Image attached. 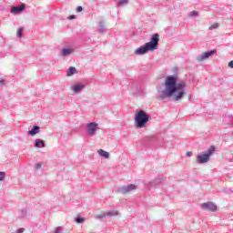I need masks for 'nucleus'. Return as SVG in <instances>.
<instances>
[{"label":"nucleus","instance_id":"5","mask_svg":"<svg viewBox=\"0 0 233 233\" xmlns=\"http://www.w3.org/2000/svg\"><path fill=\"white\" fill-rule=\"evenodd\" d=\"M137 186L134 184H129L127 186L120 187L117 189V192H119L120 194H128L129 192H134V190H137Z\"/></svg>","mask_w":233,"mask_h":233},{"label":"nucleus","instance_id":"16","mask_svg":"<svg viewBox=\"0 0 233 233\" xmlns=\"http://www.w3.org/2000/svg\"><path fill=\"white\" fill-rule=\"evenodd\" d=\"M98 154H99V156H101V157H105L106 159H108V157H110V153H108L103 149L98 150Z\"/></svg>","mask_w":233,"mask_h":233},{"label":"nucleus","instance_id":"21","mask_svg":"<svg viewBox=\"0 0 233 233\" xmlns=\"http://www.w3.org/2000/svg\"><path fill=\"white\" fill-rule=\"evenodd\" d=\"M16 36L21 39L23 37V27L17 29Z\"/></svg>","mask_w":233,"mask_h":233},{"label":"nucleus","instance_id":"2","mask_svg":"<svg viewBox=\"0 0 233 233\" xmlns=\"http://www.w3.org/2000/svg\"><path fill=\"white\" fill-rule=\"evenodd\" d=\"M159 45V35L154 34L149 42L146 43L144 46L137 48L135 50L136 56H144L147 52H154L157 50V46Z\"/></svg>","mask_w":233,"mask_h":233},{"label":"nucleus","instance_id":"7","mask_svg":"<svg viewBox=\"0 0 233 233\" xmlns=\"http://www.w3.org/2000/svg\"><path fill=\"white\" fill-rule=\"evenodd\" d=\"M202 210H208L209 212H216L218 210V206L214 202H205L201 204Z\"/></svg>","mask_w":233,"mask_h":233},{"label":"nucleus","instance_id":"28","mask_svg":"<svg viewBox=\"0 0 233 233\" xmlns=\"http://www.w3.org/2000/svg\"><path fill=\"white\" fill-rule=\"evenodd\" d=\"M5 79L0 80V86H5Z\"/></svg>","mask_w":233,"mask_h":233},{"label":"nucleus","instance_id":"6","mask_svg":"<svg viewBox=\"0 0 233 233\" xmlns=\"http://www.w3.org/2000/svg\"><path fill=\"white\" fill-rule=\"evenodd\" d=\"M216 52H218L216 49L204 52L197 56V61H198V63H201V61H205V59H208V57L214 56Z\"/></svg>","mask_w":233,"mask_h":233},{"label":"nucleus","instance_id":"10","mask_svg":"<svg viewBox=\"0 0 233 233\" xmlns=\"http://www.w3.org/2000/svg\"><path fill=\"white\" fill-rule=\"evenodd\" d=\"M25 8H26L25 4H22L18 6H13L11 8V14H21V12H24Z\"/></svg>","mask_w":233,"mask_h":233},{"label":"nucleus","instance_id":"25","mask_svg":"<svg viewBox=\"0 0 233 233\" xmlns=\"http://www.w3.org/2000/svg\"><path fill=\"white\" fill-rule=\"evenodd\" d=\"M218 27H219V24L215 23L209 28H210V30H214V29L218 28Z\"/></svg>","mask_w":233,"mask_h":233},{"label":"nucleus","instance_id":"20","mask_svg":"<svg viewBox=\"0 0 233 233\" xmlns=\"http://www.w3.org/2000/svg\"><path fill=\"white\" fill-rule=\"evenodd\" d=\"M75 221L78 224H82V223H85V218H81L80 216H77L76 218H75Z\"/></svg>","mask_w":233,"mask_h":233},{"label":"nucleus","instance_id":"1","mask_svg":"<svg viewBox=\"0 0 233 233\" xmlns=\"http://www.w3.org/2000/svg\"><path fill=\"white\" fill-rule=\"evenodd\" d=\"M185 88H187V83H177V75L168 76L164 82V89H158V99L181 101L185 97Z\"/></svg>","mask_w":233,"mask_h":233},{"label":"nucleus","instance_id":"8","mask_svg":"<svg viewBox=\"0 0 233 233\" xmlns=\"http://www.w3.org/2000/svg\"><path fill=\"white\" fill-rule=\"evenodd\" d=\"M114 216H117V212L108 211L106 213L96 215L95 219H99L100 221H103L105 218H114Z\"/></svg>","mask_w":233,"mask_h":233},{"label":"nucleus","instance_id":"27","mask_svg":"<svg viewBox=\"0 0 233 233\" xmlns=\"http://www.w3.org/2000/svg\"><path fill=\"white\" fill-rule=\"evenodd\" d=\"M41 168V163L35 164V170H39Z\"/></svg>","mask_w":233,"mask_h":233},{"label":"nucleus","instance_id":"13","mask_svg":"<svg viewBox=\"0 0 233 233\" xmlns=\"http://www.w3.org/2000/svg\"><path fill=\"white\" fill-rule=\"evenodd\" d=\"M85 88V85L83 84H76L72 86V90L75 94H79Z\"/></svg>","mask_w":233,"mask_h":233},{"label":"nucleus","instance_id":"12","mask_svg":"<svg viewBox=\"0 0 233 233\" xmlns=\"http://www.w3.org/2000/svg\"><path fill=\"white\" fill-rule=\"evenodd\" d=\"M45 147H46L45 140H43L41 138H36L35 140V148H45Z\"/></svg>","mask_w":233,"mask_h":233},{"label":"nucleus","instance_id":"3","mask_svg":"<svg viewBox=\"0 0 233 233\" xmlns=\"http://www.w3.org/2000/svg\"><path fill=\"white\" fill-rule=\"evenodd\" d=\"M150 121V115L147 114L145 110H139L135 115V127L136 128H145L147 123Z\"/></svg>","mask_w":233,"mask_h":233},{"label":"nucleus","instance_id":"23","mask_svg":"<svg viewBox=\"0 0 233 233\" xmlns=\"http://www.w3.org/2000/svg\"><path fill=\"white\" fill-rule=\"evenodd\" d=\"M27 213H28V211L26 209H21L20 218H26Z\"/></svg>","mask_w":233,"mask_h":233},{"label":"nucleus","instance_id":"15","mask_svg":"<svg viewBox=\"0 0 233 233\" xmlns=\"http://www.w3.org/2000/svg\"><path fill=\"white\" fill-rule=\"evenodd\" d=\"M73 50L71 48H63L61 50V56H63V57H66L67 56H70Z\"/></svg>","mask_w":233,"mask_h":233},{"label":"nucleus","instance_id":"26","mask_svg":"<svg viewBox=\"0 0 233 233\" xmlns=\"http://www.w3.org/2000/svg\"><path fill=\"white\" fill-rule=\"evenodd\" d=\"M55 233H63V228L57 227V228L55 229Z\"/></svg>","mask_w":233,"mask_h":233},{"label":"nucleus","instance_id":"18","mask_svg":"<svg viewBox=\"0 0 233 233\" xmlns=\"http://www.w3.org/2000/svg\"><path fill=\"white\" fill-rule=\"evenodd\" d=\"M76 72H77V69H76L74 66H70L67 70V76H74Z\"/></svg>","mask_w":233,"mask_h":233},{"label":"nucleus","instance_id":"32","mask_svg":"<svg viewBox=\"0 0 233 233\" xmlns=\"http://www.w3.org/2000/svg\"><path fill=\"white\" fill-rule=\"evenodd\" d=\"M228 66H229V68H233V60H231V61L228 63Z\"/></svg>","mask_w":233,"mask_h":233},{"label":"nucleus","instance_id":"33","mask_svg":"<svg viewBox=\"0 0 233 233\" xmlns=\"http://www.w3.org/2000/svg\"><path fill=\"white\" fill-rule=\"evenodd\" d=\"M186 156H187V157H191L192 152H187V153H186Z\"/></svg>","mask_w":233,"mask_h":233},{"label":"nucleus","instance_id":"30","mask_svg":"<svg viewBox=\"0 0 233 233\" xmlns=\"http://www.w3.org/2000/svg\"><path fill=\"white\" fill-rule=\"evenodd\" d=\"M83 10V6L79 5L76 7V12H81Z\"/></svg>","mask_w":233,"mask_h":233},{"label":"nucleus","instance_id":"31","mask_svg":"<svg viewBox=\"0 0 233 233\" xmlns=\"http://www.w3.org/2000/svg\"><path fill=\"white\" fill-rule=\"evenodd\" d=\"M67 19H70V20H72V19H76V15H69V16L67 17Z\"/></svg>","mask_w":233,"mask_h":233},{"label":"nucleus","instance_id":"14","mask_svg":"<svg viewBox=\"0 0 233 233\" xmlns=\"http://www.w3.org/2000/svg\"><path fill=\"white\" fill-rule=\"evenodd\" d=\"M41 127L39 126H33L32 129L27 132L28 136H35L39 134Z\"/></svg>","mask_w":233,"mask_h":233},{"label":"nucleus","instance_id":"29","mask_svg":"<svg viewBox=\"0 0 233 233\" xmlns=\"http://www.w3.org/2000/svg\"><path fill=\"white\" fill-rule=\"evenodd\" d=\"M25 232V228H18L16 233H24Z\"/></svg>","mask_w":233,"mask_h":233},{"label":"nucleus","instance_id":"11","mask_svg":"<svg viewBox=\"0 0 233 233\" xmlns=\"http://www.w3.org/2000/svg\"><path fill=\"white\" fill-rule=\"evenodd\" d=\"M165 179H163V175H158L157 178L149 183V185L151 187H157V185H161V183H163Z\"/></svg>","mask_w":233,"mask_h":233},{"label":"nucleus","instance_id":"9","mask_svg":"<svg viewBox=\"0 0 233 233\" xmlns=\"http://www.w3.org/2000/svg\"><path fill=\"white\" fill-rule=\"evenodd\" d=\"M97 127H98V125L96 122L88 123L86 125L87 134H89V136L96 135V130H97Z\"/></svg>","mask_w":233,"mask_h":233},{"label":"nucleus","instance_id":"17","mask_svg":"<svg viewBox=\"0 0 233 233\" xmlns=\"http://www.w3.org/2000/svg\"><path fill=\"white\" fill-rule=\"evenodd\" d=\"M99 34H105V21H100L98 25Z\"/></svg>","mask_w":233,"mask_h":233},{"label":"nucleus","instance_id":"24","mask_svg":"<svg viewBox=\"0 0 233 233\" xmlns=\"http://www.w3.org/2000/svg\"><path fill=\"white\" fill-rule=\"evenodd\" d=\"M5 177H6V173L0 171V181H5Z\"/></svg>","mask_w":233,"mask_h":233},{"label":"nucleus","instance_id":"22","mask_svg":"<svg viewBox=\"0 0 233 233\" xmlns=\"http://www.w3.org/2000/svg\"><path fill=\"white\" fill-rule=\"evenodd\" d=\"M199 15V12L198 11H192L188 14L189 17H198Z\"/></svg>","mask_w":233,"mask_h":233},{"label":"nucleus","instance_id":"34","mask_svg":"<svg viewBox=\"0 0 233 233\" xmlns=\"http://www.w3.org/2000/svg\"><path fill=\"white\" fill-rule=\"evenodd\" d=\"M232 123H233V116H232Z\"/></svg>","mask_w":233,"mask_h":233},{"label":"nucleus","instance_id":"19","mask_svg":"<svg viewBox=\"0 0 233 233\" xmlns=\"http://www.w3.org/2000/svg\"><path fill=\"white\" fill-rule=\"evenodd\" d=\"M125 5H128V0H118L117 6H125Z\"/></svg>","mask_w":233,"mask_h":233},{"label":"nucleus","instance_id":"4","mask_svg":"<svg viewBox=\"0 0 233 233\" xmlns=\"http://www.w3.org/2000/svg\"><path fill=\"white\" fill-rule=\"evenodd\" d=\"M216 152V147L211 146L205 154L198 155L197 163L198 165H205V163H208L210 161V156Z\"/></svg>","mask_w":233,"mask_h":233}]
</instances>
